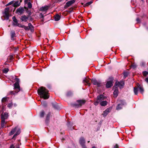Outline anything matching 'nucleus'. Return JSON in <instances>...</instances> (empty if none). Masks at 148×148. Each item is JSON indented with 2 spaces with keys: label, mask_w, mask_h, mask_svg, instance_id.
Wrapping results in <instances>:
<instances>
[{
  "label": "nucleus",
  "mask_w": 148,
  "mask_h": 148,
  "mask_svg": "<svg viewBox=\"0 0 148 148\" xmlns=\"http://www.w3.org/2000/svg\"><path fill=\"white\" fill-rule=\"evenodd\" d=\"M120 147V146H119V145H117L116 144L115 146L114 147V148H118L119 147Z\"/></svg>",
  "instance_id": "4c0bfd02"
},
{
  "label": "nucleus",
  "mask_w": 148,
  "mask_h": 148,
  "mask_svg": "<svg viewBox=\"0 0 148 148\" xmlns=\"http://www.w3.org/2000/svg\"><path fill=\"white\" fill-rule=\"evenodd\" d=\"M138 88L140 90V92L142 94H143L144 91V89L143 87L141 86L140 85L138 86Z\"/></svg>",
  "instance_id": "b1692460"
},
{
  "label": "nucleus",
  "mask_w": 148,
  "mask_h": 148,
  "mask_svg": "<svg viewBox=\"0 0 148 148\" xmlns=\"http://www.w3.org/2000/svg\"><path fill=\"white\" fill-rule=\"evenodd\" d=\"M39 16L41 17L42 18H43L44 17V16L43 15V14H42V13H41L40 14V15H39Z\"/></svg>",
  "instance_id": "58836bf2"
},
{
  "label": "nucleus",
  "mask_w": 148,
  "mask_h": 148,
  "mask_svg": "<svg viewBox=\"0 0 148 148\" xmlns=\"http://www.w3.org/2000/svg\"><path fill=\"white\" fill-rule=\"evenodd\" d=\"M45 114L44 112L43 111H42L40 113V116L41 117H43Z\"/></svg>",
  "instance_id": "7c9ffc66"
},
{
  "label": "nucleus",
  "mask_w": 148,
  "mask_h": 148,
  "mask_svg": "<svg viewBox=\"0 0 148 148\" xmlns=\"http://www.w3.org/2000/svg\"><path fill=\"white\" fill-rule=\"evenodd\" d=\"M16 131V132L13 136V138H15L18 135L20 134L21 132L20 129L19 128H17V127H16L12 129L9 133L10 135H12L14 134Z\"/></svg>",
  "instance_id": "7ed1b4c3"
},
{
  "label": "nucleus",
  "mask_w": 148,
  "mask_h": 148,
  "mask_svg": "<svg viewBox=\"0 0 148 148\" xmlns=\"http://www.w3.org/2000/svg\"><path fill=\"white\" fill-rule=\"evenodd\" d=\"M89 5H88V3H87L84 5V6H88Z\"/></svg>",
  "instance_id": "ea45409f"
},
{
  "label": "nucleus",
  "mask_w": 148,
  "mask_h": 148,
  "mask_svg": "<svg viewBox=\"0 0 148 148\" xmlns=\"http://www.w3.org/2000/svg\"><path fill=\"white\" fill-rule=\"evenodd\" d=\"M15 147H16V148H19V147H18H18L14 146L13 145H12L10 146V148H14Z\"/></svg>",
  "instance_id": "c9c22d12"
},
{
  "label": "nucleus",
  "mask_w": 148,
  "mask_h": 148,
  "mask_svg": "<svg viewBox=\"0 0 148 148\" xmlns=\"http://www.w3.org/2000/svg\"><path fill=\"white\" fill-rule=\"evenodd\" d=\"M75 2L74 0H72L68 1L64 6V8H67L69 6H71Z\"/></svg>",
  "instance_id": "0eeeda50"
},
{
  "label": "nucleus",
  "mask_w": 148,
  "mask_h": 148,
  "mask_svg": "<svg viewBox=\"0 0 148 148\" xmlns=\"http://www.w3.org/2000/svg\"><path fill=\"white\" fill-rule=\"evenodd\" d=\"M28 7L29 8H31L32 7V4L30 2H29L28 3Z\"/></svg>",
  "instance_id": "72a5a7b5"
},
{
  "label": "nucleus",
  "mask_w": 148,
  "mask_h": 148,
  "mask_svg": "<svg viewBox=\"0 0 148 148\" xmlns=\"http://www.w3.org/2000/svg\"><path fill=\"white\" fill-rule=\"evenodd\" d=\"M98 103L100 102V104L102 106H106L107 104V102L106 101H103L106 99V97L102 95L98 96L97 98Z\"/></svg>",
  "instance_id": "f03ea898"
},
{
  "label": "nucleus",
  "mask_w": 148,
  "mask_h": 148,
  "mask_svg": "<svg viewBox=\"0 0 148 148\" xmlns=\"http://www.w3.org/2000/svg\"><path fill=\"white\" fill-rule=\"evenodd\" d=\"M10 93L11 94H14V91H13L10 92Z\"/></svg>",
  "instance_id": "c03bdc74"
},
{
  "label": "nucleus",
  "mask_w": 148,
  "mask_h": 148,
  "mask_svg": "<svg viewBox=\"0 0 148 148\" xmlns=\"http://www.w3.org/2000/svg\"><path fill=\"white\" fill-rule=\"evenodd\" d=\"M124 83L123 81H121L120 82L116 81L115 83V86H114L113 88H114L115 87H118L121 89L123 88Z\"/></svg>",
  "instance_id": "20e7f679"
},
{
  "label": "nucleus",
  "mask_w": 148,
  "mask_h": 148,
  "mask_svg": "<svg viewBox=\"0 0 148 148\" xmlns=\"http://www.w3.org/2000/svg\"><path fill=\"white\" fill-rule=\"evenodd\" d=\"M10 59H11V60L12 59V58H13V56H10Z\"/></svg>",
  "instance_id": "8fccbe9b"
},
{
  "label": "nucleus",
  "mask_w": 148,
  "mask_h": 148,
  "mask_svg": "<svg viewBox=\"0 0 148 148\" xmlns=\"http://www.w3.org/2000/svg\"><path fill=\"white\" fill-rule=\"evenodd\" d=\"M13 3V1H12L8 3V4H9V5H11V4H12V3Z\"/></svg>",
  "instance_id": "37998d69"
},
{
  "label": "nucleus",
  "mask_w": 148,
  "mask_h": 148,
  "mask_svg": "<svg viewBox=\"0 0 148 148\" xmlns=\"http://www.w3.org/2000/svg\"><path fill=\"white\" fill-rule=\"evenodd\" d=\"M79 143L82 146H83L85 143V141L84 138L83 137H81L79 140Z\"/></svg>",
  "instance_id": "f3484780"
},
{
  "label": "nucleus",
  "mask_w": 148,
  "mask_h": 148,
  "mask_svg": "<svg viewBox=\"0 0 148 148\" xmlns=\"http://www.w3.org/2000/svg\"><path fill=\"white\" fill-rule=\"evenodd\" d=\"M7 98L6 97L3 98L2 99V103H3L5 101H6L7 100Z\"/></svg>",
  "instance_id": "f704fd0d"
},
{
  "label": "nucleus",
  "mask_w": 148,
  "mask_h": 148,
  "mask_svg": "<svg viewBox=\"0 0 148 148\" xmlns=\"http://www.w3.org/2000/svg\"><path fill=\"white\" fill-rule=\"evenodd\" d=\"M128 75V73L127 72H124V77L125 78Z\"/></svg>",
  "instance_id": "473e14b6"
},
{
  "label": "nucleus",
  "mask_w": 148,
  "mask_h": 148,
  "mask_svg": "<svg viewBox=\"0 0 148 148\" xmlns=\"http://www.w3.org/2000/svg\"><path fill=\"white\" fill-rule=\"evenodd\" d=\"M14 25L15 26H18L20 27H22L24 29L26 30L28 29L27 26H26L24 25H23L21 24L18 23V24H14Z\"/></svg>",
  "instance_id": "f8f14e48"
},
{
  "label": "nucleus",
  "mask_w": 148,
  "mask_h": 148,
  "mask_svg": "<svg viewBox=\"0 0 148 148\" xmlns=\"http://www.w3.org/2000/svg\"><path fill=\"white\" fill-rule=\"evenodd\" d=\"M49 6H45L40 8V10L43 12H46L48 9Z\"/></svg>",
  "instance_id": "2eb2a0df"
},
{
  "label": "nucleus",
  "mask_w": 148,
  "mask_h": 148,
  "mask_svg": "<svg viewBox=\"0 0 148 148\" xmlns=\"http://www.w3.org/2000/svg\"><path fill=\"white\" fill-rule=\"evenodd\" d=\"M28 0H25V3H27L28 2Z\"/></svg>",
  "instance_id": "de8ad7c7"
},
{
  "label": "nucleus",
  "mask_w": 148,
  "mask_h": 148,
  "mask_svg": "<svg viewBox=\"0 0 148 148\" xmlns=\"http://www.w3.org/2000/svg\"><path fill=\"white\" fill-rule=\"evenodd\" d=\"M98 103L97 101L95 103V104L96 105H97L98 104V103Z\"/></svg>",
  "instance_id": "49530a36"
},
{
  "label": "nucleus",
  "mask_w": 148,
  "mask_h": 148,
  "mask_svg": "<svg viewBox=\"0 0 148 148\" xmlns=\"http://www.w3.org/2000/svg\"><path fill=\"white\" fill-rule=\"evenodd\" d=\"M125 103V102H123V104H119L116 107V109L117 110H120L122 108V106L123 105H124Z\"/></svg>",
  "instance_id": "aec40b11"
},
{
  "label": "nucleus",
  "mask_w": 148,
  "mask_h": 148,
  "mask_svg": "<svg viewBox=\"0 0 148 148\" xmlns=\"http://www.w3.org/2000/svg\"><path fill=\"white\" fill-rule=\"evenodd\" d=\"M27 27L28 28V29L27 30H28L29 29H30L32 32L33 31V26L31 23H29L28 24V27L27 26Z\"/></svg>",
  "instance_id": "a211bd4d"
},
{
  "label": "nucleus",
  "mask_w": 148,
  "mask_h": 148,
  "mask_svg": "<svg viewBox=\"0 0 148 148\" xmlns=\"http://www.w3.org/2000/svg\"><path fill=\"white\" fill-rule=\"evenodd\" d=\"M9 69L8 68H5L3 70V72L5 73H6L9 71Z\"/></svg>",
  "instance_id": "c756f323"
},
{
  "label": "nucleus",
  "mask_w": 148,
  "mask_h": 148,
  "mask_svg": "<svg viewBox=\"0 0 148 148\" xmlns=\"http://www.w3.org/2000/svg\"><path fill=\"white\" fill-rule=\"evenodd\" d=\"M28 19V16H26L25 15H23L21 16V20L22 21L26 22Z\"/></svg>",
  "instance_id": "dca6fc26"
},
{
  "label": "nucleus",
  "mask_w": 148,
  "mask_h": 148,
  "mask_svg": "<svg viewBox=\"0 0 148 148\" xmlns=\"http://www.w3.org/2000/svg\"><path fill=\"white\" fill-rule=\"evenodd\" d=\"M60 15L58 14H56L55 16L54 19L56 21H59L60 19Z\"/></svg>",
  "instance_id": "412c9836"
},
{
  "label": "nucleus",
  "mask_w": 148,
  "mask_h": 148,
  "mask_svg": "<svg viewBox=\"0 0 148 148\" xmlns=\"http://www.w3.org/2000/svg\"><path fill=\"white\" fill-rule=\"evenodd\" d=\"M115 88L114 90V92L113 94L114 96L115 97H116L118 95V88L116 87H115L114 88Z\"/></svg>",
  "instance_id": "6ab92c4d"
},
{
  "label": "nucleus",
  "mask_w": 148,
  "mask_h": 148,
  "mask_svg": "<svg viewBox=\"0 0 148 148\" xmlns=\"http://www.w3.org/2000/svg\"><path fill=\"white\" fill-rule=\"evenodd\" d=\"M90 80L88 78H85L83 80V82L84 83H86L85 84L88 85L89 86L90 85Z\"/></svg>",
  "instance_id": "ddd939ff"
},
{
  "label": "nucleus",
  "mask_w": 148,
  "mask_h": 148,
  "mask_svg": "<svg viewBox=\"0 0 148 148\" xmlns=\"http://www.w3.org/2000/svg\"><path fill=\"white\" fill-rule=\"evenodd\" d=\"M22 0H20V2L19 3H20L22 2Z\"/></svg>",
  "instance_id": "3c124183"
},
{
  "label": "nucleus",
  "mask_w": 148,
  "mask_h": 148,
  "mask_svg": "<svg viewBox=\"0 0 148 148\" xmlns=\"http://www.w3.org/2000/svg\"><path fill=\"white\" fill-rule=\"evenodd\" d=\"M15 32L14 31H11V39L12 40H14V37L15 36Z\"/></svg>",
  "instance_id": "5701e85b"
},
{
  "label": "nucleus",
  "mask_w": 148,
  "mask_h": 148,
  "mask_svg": "<svg viewBox=\"0 0 148 148\" xmlns=\"http://www.w3.org/2000/svg\"><path fill=\"white\" fill-rule=\"evenodd\" d=\"M1 144H0V147H1Z\"/></svg>",
  "instance_id": "603ef678"
},
{
  "label": "nucleus",
  "mask_w": 148,
  "mask_h": 148,
  "mask_svg": "<svg viewBox=\"0 0 148 148\" xmlns=\"http://www.w3.org/2000/svg\"><path fill=\"white\" fill-rule=\"evenodd\" d=\"M5 108V107L4 106H3L2 107V111H4V109Z\"/></svg>",
  "instance_id": "79ce46f5"
},
{
  "label": "nucleus",
  "mask_w": 148,
  "mask_h": 148,
  "mask_svg": "<svg viewBox=\"0 0 148 148\" xmlns=\"http://www.w3.org/2000/svg\"><path fill=\"white\" fill-rule=\"evenodd\" d=\"M145 81L148 84V78L147 77L145 79Z\"/></svg>",
  "instance_id": "a19ab883"
},
{
  "label": "nucleus",
  "mask_w": 148,
  "mask_h": 148,
  "mask_svg": "<svg viewBox=\"0 0 148 148\" xmlns=\"http://www.w3.org/2000/svg\"><path fill=\"white\" fill-rule=\"evenodd\" d=\"M20 4V3L19 2V1H17L15 2L13 4V6L15 7H17L19 6Z\"/></svg>",
  "instance_id": "393cba45"
},
{
  "label": "nucleus",
  "mask_w": 148,
  "mask_h": 148,
  "mask_svg": "<svg viewBox=\"0 0 148 148\" xmlns=\"http://www.w3.org/2000/svg\"><path fill=\"white\" fill-rule=\"evenodd\" d=\"M139 19L138 18H137L136 21L138 22H139Z\"/></svg>",
  "instance_id": "09e8293b"
},
{
  "label": "nucleus",
  "mask_w": 148,
  "mask_h": 148,
  "mask_svg": "<svg viewBox=\"0 0 148 148\" xmlns=\"http://www.w3.org/2000/svg\"><path fill=\"white\" fill-rule=\"evenodd\" d=\"M88 5H89L92 3V2L90 1L89 2H88Z\"/></svg>",
  "instance_id": "a18cd8bd"
},
{
  "label": "nucleus",
  "mask_w": 148,
  "mask_h": 148,
  "mask_svg": "<svg viewBox=\"0 0 148 148\" xmlns=\"http://www.w3.org/2000/svg\"><path fill=\"white\" fill-rule=\"evenodd\" d=\"M9 8H6L5 9V11L4 14L5 15V16L7 19L9 18Z\"/></svg>",
  "instance_id": "9d476101"
},
{
  "label": "nucleus",
  "mask_w": 148,
  "mask_h": 148,
  "mask_svg": "<svg viewBox=\"0 0 148 148\" xmlns=\"http://www.w3.org/2000/svg\"><path fill=\"white\" fill-rule=\"evenodd\" d=\"M78 104H75L74 106L76 107H79L84 105L86 102V101L84 100H79L77 101Z\"/></svg>",
  "instance_id": "39448f33"
},
{
  "label": "nucleus",
  "mask_w": 148,
  "mask_h": 148,
  "mask_svg": "<svg viewBox=\"0 0 148 148\" xmlns=\"http://www.w3.org/2000/svg\"><path fill=\"white\" fill-rule=\"evenodd\" d=\"M50 114H49L47 116L46 119V122H47L48 121H49V117H50Z\"/></svg>",
  "instance_id": "c85d7f7f"
},
{
  "label": "nucleus",
  "mask_w": 148,
  "mask_h": 148,
  "mask_svg": "<svg viewBox=\"0 0 148 148\" xmlns=\"http://www.w3.org/2000/svg\"><path fill=\"white\" fill-rule=\"evenodd\" d=\"M92 148H95V147H92Z\"/></svg>",
  "instance_id": "864d4df0"
},
{
  "label": "nucleus",
  "mask_w": 148,
  "mask_h": 148,
  "mask_svg": "<svg viewBox=\"0 0 148 148\" xmlns=\"http://www.w3.org/2000/svg\"><path fill=\"white\" fill-rule=\"evenodd\" d=\"M109 112V110L107 109L103 112V115L104 116H106Z\"/></svg>",
  "instance_id": "4be33fe9"
},
{
  "label": "nucleus",
  "mask_w": 148,
  "mask_h": 148,
  "mask_svg": "<svg viewBox=\"0 0 148 148\" xmlns=\"http://www.w3.org/2000/svg\"><path fill=\"white\" fill-rule=\"evenodd\" d=\"M12 19L13 20V21L14 22V23L13 24V25H14V24H18V21L17 19L15 17V16H13L12 17Z\"/></svg>",
  "instance_id": "a878e982"
},
{
  "label": "nucleus",
  "mask_w": 148,
  "mask_h": 148,
  "mask_svg": "<svg viewBox=\"0 0 148 148\" xmlns=\"http://www.w3.org/2000/svg\"><path fill=\"white\" fill-rule=\"evenodd\" d=\"M12 105H13V104L11 103H9L8 105V107L9 108H11L12 107Z\"/></svg>",
  "instance_id": "e433bc0d"
},
{
  "label": "nucleus",
  "mask_w": 148,
  "mask_h": 148,
  "mask_svg": "<svg viewBox=\"0 0 148 148\" xmlns=\"http://www.w3.org/2000/svg\"><path fill=\"white\" fill-rule=\"evenodd\" d=\"M8 114L7 112L2 113L1 115V120L5 121V119H8Z\"/></svg>",
  "instance_id": "1a4fd4ad"
},
{
  "label": "nucleus",
  "mask_w": 148,
  "mask_h": 148,
  "mask_svg": "<svg viewBox=\"0 0 148 148\" xmlns=\"http://www.w3.org/2000/svg\"><path fill=\"white\" fill-rule=\"evenodd\" d=\"M92 83L94 85H97V86L99 87L101 85V83L100 82H98L95 79H93L91 80Z\"/></svg>",
  "instance_id": "6e6552de"
},
{
  "label": "nucleus",
  "mask_w": 148,
  "mask_h": 148,
  "mask_svg": "<svg viewBox=\"0 0 148 148\" xmlns=\"http://www.w3.org/2000/svg\"><path fill=\"white\" fill-rule=\"evenodd\" d=\"M6 123H5V121L4 120H1V126L2 127H4L5 126V125L6 124Z\"/></svg>",
  "instance_id": "cd10ccee"
},
{
  "label": "nucleus",
  "mask_w": 148,
  "mask_h": 148,
  "mask_svg": "<svg viewBox=\"0 0 148 148\" xmlns=\"http://www.w3.org/2000/svg\"><path fill=\"white\" fill-rule=\"evenodd\" d=\"M113 79H112L107 82L106 84V87L107 88H109L112 86L113 83Z\"/></svg>",
  "instance_id": "9b49d317"
},
{
  "label": "nucleus",
  "mask_w": 148,
  "mask_h": 148,
  "mask_svg": "<svg viewBox=\"0 0 148 148\" xmlns=\"http://www.w3.org/2000/svg\"><path fill=\"white\" fill-rule=\"evenodd\" d=\"M143 74L144 76H146L148 74V72L146 71H143Z\"/></svg>",
  "instance_id": "2f4dec72"
},
{
  "label": "nucleus",
  "mask_w": 148,
  "mask_h": 148,
  "mask_svg": "<svg viewBox=\"0 0 148 148\" xmlns=\"http://www.w3.org/2000/svg\"><path fill=\"white\" fill-rule=\"evenodd\" d=\"M24 10L23 8H19L17 9L16 12L18 14H21L24 12Z\"/></svg>",
  "instance_id": "4468645a"
},
{
  "label": "nucleus",
  "mask_w": 148,
  "mask_h": 148,
  "mask_svg": "<svg viewBox=\"0 0 148 148\" xmlns=\"http://www.w3.org/2000/svg\"><path fill=\"white\" fill-rule=\"evenodd\" d=\"M38 94L40 95V97L44 99H47L49 97L48 91L45 88L42 87L38 90Z\"/></svg>",
  "instance_id": "f257e3e1"
},
{
  "label": "nucleus",
  "mask_w": 148,
  "mask_h": 148,
  "mask_svg": "<svg viewBox=\"0 0 148 148\" xmlns=\"http://www.w3.org/2000/svg\"><path fill=\"white\" fill-rule=\"evenodd\" d=\"M15 80L16 81V82L14 84V89H18V91L16 93L18 92L19 90L20 86L19 84V79L17 78H15Z\"/></svg>",
  "instance_id": "423d86ee"
},
{
  "label": "nucleus",
  "mask_w": 148,
  "mask_h": 148,
  "mask_svg": "<svg viewBox=\"0 0 148 148\" xmlns=\"http://www.w3.org/2000/svg\"><path fill=\"white\" fill-rule=\"evenodd\" d=\"M139 90L138 88V87L137 88H134V92L135 95H136L138 94V91Z\"/></svg>",
  "instance_id": "bb28decb"
}]
</instances>
